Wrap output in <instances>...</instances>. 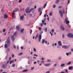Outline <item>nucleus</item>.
<instances>
[{"label":"nucleus","instance_id":"bb28decb","mask_svg":"<svg viewBox=\"0 0 73 73\" xmlns=\"http://www.w3.org/2000/svg\"><path fill=\"white\" fill-rule=\"evenodd\" d=\"M45 42V40L44 39H42V44H44Z\"/></svg>","mask_w":73,"mask_h":73},{"label":"nucleus","instance_id":"72a5a7b5","mask_svg":"<svg viewBox=\"0 0 73 73\" xmlns=\"http://www.w3.org/2000/svg\"><path fill=\"white\" fill-rule=\"evenodd\" d=\"M33 51L36 52V49L35 48H34Z\"/></svg>","mask_w":73,"mask_h":73},{"label":"nucleus","instance_id":"e2e57ef3","mask_svg":"<svg viewBox=\"0 0 73 73\" xmlns=\"http://www.w3.org/2000/svg\"><path fill=\"white\" fill-rule=\"evenodd\" d=\"M71 52H73V48H71Z\"/></svg>","mask_w":73,"mask_h":73},{"label":"nucleus","instance_id":"c9c22d12","mask_svg":"<svg viewBox=\"0 0 73 73\" xmlns=\"http://www.w3.org/2000/svg\"><path fill=\"white\" fill-rule=\"evenodd\" d=\"M59 2V0H57L55 1V3H58Z\"/></svg>","mask_w":73,"mask_h":73},{"label":"nucleus","instance_id":"49530a36","mask_svg":"<svg viewBox=\"0 0 73 73\" xmlns=\"http://www.w3.org/2000/svg\"><path fill=\"white\" fill-rule=\"evenodd\" d=\"M15 64H13L12 67H13V68H14V67H15Z\"/></svg>","mask_w":73,"mask_h":73},{"label":"nucleus","instance_id":"a19ab883","mask_svg":"<svg viewBox=\"0 0 73 73\" xmlns=\"http://www.w3.org/2000/svg\"><path fill=\"white\" fill-rule=\"evenodd\" d=\"M32 30L31 29L30 31V34H32Z\"/></svg>","mask_w":73,"mask_h":73},{"label":"nucleus","instance_id":"09e8293b","mask_svg":"<svg viewBox=\"0 0 73 73\" xmlns=\"http://www.w3.org/2000/svg\"><path fill=\"white\" fill-rule=\"evenodd\" d=\"M5 31H6V29H3V32L4 33V32Z\"/></svg>","mask_w":73,"mask_h":73},{"label":"nucleus","instance_id":"603ef678","mask_svg":"<svg viewBox=\"0 0 73 73\" xmlns=\"http://www.w3.org/2000/svg\"><path fill=\"white\" fill-rule=\"evenodd\" d=\"M66 55H67V56H68V55H69V52H68V53H66Z\"/></svg>","mask_w":73,"mask_h":73},{"label":"nucleus","instance_id":"864d4df0","mask_svg":"<svg viewBox=\"0 0 73 73\" xmlns=\"http://www.w3.org/2000/svg\"><path fill=\"white\" fill-rule=\"evenodd\" d=\"M45 60V58L42 57V60Z\"/></svg>","mask_w":73,"mask_h":73},{"label":"nucleus","instance_id":"13d9d810","mask_svg":"<svg viewBox=\"0 0 73 73\" xmlns=\"http://www.w3.org/2000/svg\"><path fill=\"white\" fill-rule=\"evenodd\" d=\"M40 26L41 27H42V23H40Z\"/></svg>","mask_w":73,"mask_h":73},{"label":"nucleus","instance_id":"680f3d73","mask_svg":"<svg viewBox=\"0 0 73 73\" xmlns=\"http://www.w3.org/2000/svg\"><path fill=\"white\" fill-rule=\"evenodd\" d=\"M46 73H50V72L49 71H47Z\"/></svg>","mask_w":73,"mask_h":73},{"label":"nucleus","instance_id":"a211bd4d","mask_svg":"<svg viewBox=\"0 0 73 73\" xmlns=\"http://www.w3.org/2000/svg\"><path fill=\"white\" fill-rule=\"evenodd\" d=\"M65 65V64H61L60 66L62 67L63 66H64Z\"/></svg>","mask_w":73,"mask_h":73},{"label":"nucleus","instance_id":"4d7b16f0","mask_svg":"<svg viewBox=\"0 0 73 73\" xmlns=\"http://www.w3.org/2000/svg\"><path fill=\"white\" fill-rule=\"evenodd\" d=\"M12 59V58H11V57H10L9 58V61H10L11 59Z\"/></svg>","mask_w":73,"mask_h":73},{"label":"nucleus","instance_id":"0e129e2a","mask_svg":"<svg viewBox=\"0 0 73 73\" xmlns=\"http://www.w3.org/2000/svg\"><path fill=\"white\" fill-rule=\"evenodd\" d=\"M35 67H31V70H33V69H34Z\"/></svg>","mask_w":73,"mask_h":73},{"label":"nucleus","instance_id":"ddd939ff","mask_svg":"<svg viewBox=\"0 0 73 73\" xmlns=\"http://www.w3.org/2000/svg\"><path fill=\"white\" fill-rule=\"evenodd\" d=\"M58 44L60 46H61V45H62V44H61V42L60 41H59L58 42Z\"/></svg>","mask_w":73,"mask_h":73},{"label":"nucleus","instance_id":"2f4dec72","mask_svg":"<svg viewBox=\"0 0 73 73\" xmlns=\"http://www.w3.org/2000/svg\"><path fill=\"white\" fill-rule=\"evenodd\" d=\"M44 31L46 32H47V28H45L44 29Z\"/></svg>","mask_w":73,"mask_h":73},{"label":"nucleus","instance_id":"e433bc0d","mask_svg":"<svg viewBox=\"0 0 73 73\" xmlns=\"http://www.w3.org/2000/svg\"><path fill=\"white\" fill-rule=\"evenodd\" d=\"M56 7V6L55 5H54L53 6V8H55Z\"/></svg>","mask_w":73,"mask_h":73},{"label":"nucleus","instance_id":"2eb2a0df","mask_svg":"<svg viewBox=\"0 0 73 73\" xmlns=\"http://www.w3.org/2000/svg\"><path fill=\"white\" fill-rule=\"evenodd\" d=\"M24 29H22L21 30V33H24Z\"/></svg>","mask_w":73,"mask_h":73},{"label":"nucleus","instance_id":"b1692460","mask_svg":"<svg viewBox=\"0 0 73 73\" xmlns=\"http://www.w3.org/2000/svg\"><path fill=\"white\" fill-rule=\"evenodd\" d=\"M71 63H72V62H70L67 63V65H70L71 64Z\"/></svg>","mask_w":73,"mask_h":73},{"label":"nucleus","instance_id":"c03bdc74","mask_svg":"<svg viewBox=\"0 0 73 73\" xmlns=\"http://www.w3.org/2000/svg\"><path fill=\"white\" fill-rule=\"evenodd\" d=\"M39 31H41V27H39L38 28Z\"/></svg>","mask_w":73,"mask_h":73},{"label":"nucleus","instance_id":"412c9836","mask_svg":"<svg viewBox=\"0 0 73 73\" xmlns=\"http://www.w3.org/2000/svg\"><path fill=\"white\" fill-rule=\"evenodd\" d=\"M41 8L40 7L38 10V12H40V11H41Z\"/></svg>","mask_w":73,"mask_h":73},{"label":"nucleus","instance_id":"69168bd1","mask_svg":"<svg viewBox=\"0 0 73 73\" xmlns=\"http://www.w3.org/2000/svg\"><path fill=\"white\" fill-rule=\"evenodd\" d=\"M9 60H8L7 62V64H9Z\"/></svg>","mask_w":73,"mask_h":73},{"label":"nucleus","instance_id":"473e14b6","mask_svg":"<svg viewBox=\"0 0 73 73\" xmlns=\"http://www.w3.org/2000/svg\"><path fill=\"white\" fill-rule=\"evenodd\" d=\"M33 56H36V57H37V56H38V55H37L35 54H34Z\"/></svg>","mask_w":73,"mask_h":73},{"label":"nucleus","instance_id":"f257e3e1","mask_svg":"<svg viewBox=\"0 0 73 73\" xmlns=\"http://www.w3.org/2000/svg\"><path fill=\"white\" fill-rule=\"evenodd\" d=\"M34 9L31 8L30 9V7H28L25 9V11H26V13H30V12H31V11H32V10ZM29 9L30 10H29Z\"/></svg>","mask_w":73,"mask_h":73},{"label":"nucleus","instance_id":"7c9ffc66","mask_svg":"<svg viewBox=\"0 0 73 73\" xmlns=\"http://www.w3.org/2000/svg\"><path fill=\"white\" fill-rule=\"evenodd\" d=\"M44 22H45V21L44 20V19H42V24H44Z\"/></svg>","mask_w":73,"mask_h":73},{"label":"nucleus","instance_id":"8fccbe9b","mask_svg":"<svg viewBox=\"0 0 73 73\" xmlns=\"http://www.w3.org/2000/svg\"><path fill=\"white\" fill-rule=\"evenodd\" d=\"M37 8V6H35L34 7V8H33V9H36Z\"/></svg>","mask_w":73,"mask_h":73},{"label":"nucleus","instance_id":"9d476101","mask_svg":"<svg viewBox=\"0 0 73 73\" xmlns=\"http://www.w3.org/2000/svg\"><path fill=\"white\" fill-rule=\"evenodd\" d=\"M8 17V16L6 14H5L4 15V18L5 19H7Z\"/></svg>","mask_w":73,"mask_h":73},{"label":"nucleus","instance_id":"774afa93","mask_svg":"<svg viewBox=\"0 0 73 73\" xmlns=\"http://www.w3.org/2000/svg\"><path fill=\"white\" fill-rule=\"evenodd\" d=\"M46 16V14H45L44 15V17H45Z\"/></svg>","mask_w":73,"mask_h":73},{"label":"nucleus","instance_id":"423d86ee","mask_svg":"<svg viewBox=\"0 0 73 73\" xmlns=\"http://www.w3.org/2000/svg\"><path fill=\"white\" fill-rule=\"evenodd\" d=\"M59 13L60 14L61 17H62L63 16V14H62V11H61V10H60L59 11Z\"/></svg>","mask_w":73,"mask_h":73},{"label":"nucleus","instance_id":"6e6552de","mask_svg":"<svg viewBox=\"0 0 73 73\" xmlns=\"http://www.w3.org/2000/svg\"><path fill=\"white\" fill-rule=\"evenodd\" d=\"M60 29H61V30H62V31H65V28H64V27H63V26H62V25H61L60 27Z\"/></svg>","mask_w":73,"mask_h":73},{"label":"nucleus","instance_id":"f8f14e48","mask_svg":"<svg viewBox=\"0 0 73 73\" xmlns=\"http://www.w3.org/2000/svg\"><path fill=\"white\" fill-rule=\"evenodd\" d=\"M17 34H18V33H17V31H16L14 33V36H17Z\"/></svg>","mask_w":73,"mask_h":73},{"label":"nucleus","instance_id":"f3484780","mask_svg":"<svg viewBox=\"0 0 73 73\" xmlns=\"http://www.w3.org/2000/svg\"><path fill=\"white\" fill-rule=\"evenodd\" d=\"M4 47L5 48H8V45L7 44H5V45H4Z\"/></svg>","mask_w":73,"mask_h":73},{"label":"nucleus","instance_id":"052dcab7","mask_svg":"<svg viewBox=\"0 0 73 73\" xmlns=\"http://www.w3.org/2000/svg\"><path fill=\"white\" fill-rule=\"evenodd\" d=\"M13 47L15 49L16 48V46H15V45H14Z\"/></svg>","mask_w":73,"mask_h":73},{"label":"nucleus","instance_id":"f03ea898","mask_svg":"<svg viewBox=\"0 0 73 73\" xmlns=\"http://www.w3.org/2000/svg\"><path fill=\"white\" fill-rule=\"evenodd\" d=\"M19 10V9H16L15 10H14L12 13V18H13L14 17H15V14H14L15 13V12H16L18 10Z\"/></svg>","mask_w":73,"mask_h":73},{"label":"nucleus","instance_id":"1a4fd4ad","mask_svg":"<svg viewBox=\"0 0 73 73\" xmlns=\"http://www.w3.org/2000/svg\"><path fill=\"white\" fill-rule=\"evenodd\" d=\"M11 40L13 41H14L15 40V38H14V36L13 35H12L11 36Z\"/></svg>","mask_w":73,"mask_h":73},{"label":"nucleus","instance_id":"6ab92c4d","mask_svg":"<svg viewBox=\"0 0 73 73\" xmlns=\"http://www.w3.org/2000/svg\"><path fill=\"white\" fill-rule=\"evenodd\" d=\"M50 65V64L49 63V64H46L45 65L46 66H49V65Z\"/></svg>","mask_w":73,"mask_h":73},{"label":"nucleus","instance_id":"4468645a","mask_svg":"<svg viewBox=\"0 0 73 73\" xmlns=\"http://www.w3.org/2000/svg\"><path fill=\"white\" fill-rule=\"evenodd\" d=\"M24 15H23V16H21L20 17V19L21 20H23L24 19Z\"/></svg>","mask_w":73,"mask_h":73},{"label":"nucleus","instance_id":"bf43d9fd","mask_svg":"<svg viewBox=\"0 0 73 73\" xmlns=\"http://www.w3.org/2000/svg\"><path fill=\"white\" fill-rule=\"evenodd\" d=\"M52 32H53V33H54V29H52Z\"/></svg>","mask_w":73,"mask_h":73},{"label":"nucleus","instance_id":"0eeeda50","mask_svg":"<svg viewBox=\"0 0 73 73\" xmlns=\"http://www.w3.org/2000/svg\"><path fill=\"white\" fill-rule=\"evenodd\" d=\"M69 46H62V48L63 49H68L69 48Z\"/></svg>","mask_w":73,"mask_h":73},{"label":"nucleus","instance_id":"a878e982","mask_svg":"<svg viewBox=\"0 0 73 73\" xmlns=\"http://www.w3.org/2000/svg\"><path fill=\"white\" fill-rule=\"evenodd\" d=\"M27 71H28V70L27 69H25V70H24L23 71V72H27Z\"/></svg>","mask_w":73,"mask_h":73},{"label":"nucleus","instance_id":"f704fd0d","mask_svg":"<svg viewBox=\"0 0 73 73\" xmlns=\"http://www.w3.org/2000/svg\"><path fill=\"white\" fill-rule=\"evenodd\" d=\"M68 20V18H66L65 19V21H67Z\"/></svg>","mask_w":73,"mask_h":73},{"label":"nucleus","instance_id":"39448f33","mask_svg":"<svg viewBox=\"0 0 73 73\" xmlns=\"http://www.w3.org/2000/svg\"><path fill=\"white\" fill-rule=\"evenodd\" d=\"M67 36L69 38H73V35H72L71 33H69L68 34V35H67Z\"/></svg>","mask_w":73,"mask_h":73},{"label":"nucleus","instance_id":"5fc2aeb1","mask_svg":"<svg viewBox=\"0 0 73 73\" xmlns=\"http://www.w3.org/2000/svg\"><path fill=\"white\" fill-rule=\"evenodd\" d=\"M29 17H31V16H32V15L31 14H29Z\"/></svg>","mask_w":73,"mask_h":73},{"label":"nucleus","instance_id":"aec40b11","mask_svg":"<svg viewBox=\"0 0 73 73\" xmlns=\"http://www.w3.org/2000/svg\"><path fill=\"white\" fill-rule=\"evenodd\" d=\"M1 11L2 12H4V8H3L1 9Z\"/></svg>","mask_w":73,"mask_h":73},{"label":"nucleus","instance_id":"9b49d317","mask_svg":"<svg viewBox=\"0 0 73 73\" xmlns=\"http://www.w3.org/2000/svg\"><path fill=\"white\" fill-rule=\"evenodd\" d=\"M7 66V64H5L2 65V68H5V67Z\"/></svg>","mask_w":73,"mask_h":73},{"label":"nucleus","instance_id":"37998d69","mask_svg":"<svg viewBox=\"0 0 73 73\" xmlns=\"http://www.w3.org/2000/svg\"><path fill=\"white\" fill-rule=\"evenodd\" d=\"M16 29H17L18 28H19V26H17L16 27Z\"/></svg>","mask_w":73,"mask_h":73},{"label":"nucleus","instance_id":"4c0bfd02","mask_svg":"<svg viewBox=\"0 0 73 73\" xmlns=\"http://www.w3.org/2000/svg\"><path fill=\"white\" fill-rule=\"evenodd\" d=\"M68 54L69 55H71L72 54V52H68Z\"/></svg>","mask_w":73,"mask_h":73},{"label":"nucleus","instance_id":"a18cd8bd","mask_svg":"<svg viewBox=\"0 0 73 73\" xmlns=\"http://www.w3.org/2000/svg\"><path fill=\"white\" fill-rule=\"evenodd\" d=\"M57 66V64H55L54 65V67H56Z\"/></svg>","mask_w":73,"mask_h":73},{"label":"nucleus","instance_id":"c85d7f7f","mask_svg":"<svg viewBox=\"0 0 73 73\" xmlns=\"http://www.w3.org/2000/svg\"><path fill=\"white\" fill-rule=\"evenodd\" d=\"M14 61V60H12L10 61V64H12V62H13Z\"/></svg>","mask_w":73,"mask_h":73},{"label":"nucleus","instance_id":"ea45409f","mask_svg":"<svg viewBox=\"0 0 73 73\" xmlns=\"http://www.w3.org/2000/svg\"><path fill=\"white\" fill-rule=\"evenodd\" d=\"M64 37H65V35H64V34H62V38H64Z\"/></svg>","mask_w":73,"mask_h":73},{"label":"nucleus","instance_id":"3c124183","mask_svg":"<svg viewBox=\"0 0 73 73\" xmlns=\"http://www.w3.org/2000/svg\"><path fill=\"white\" fill-rule=\"evenodd\" d=\"M65 72H66V73H68V70L67 69L66 70Z\"/></svg>","mask_w":73,"mask_h":73},{"label":"nucleus","instance_id":"6e6d98bb","mask_svg":"<svg viewBox=\"0 0 73 73\" xmlns=\"http://www.w3.org/2000/svg\"><path fill=\"white\" fill-rule=\"evenodd\" d=\"M21 1H22V0H19V3H21Z\"/></svg>","mask_w":73,"mask_h":73},{"label":"nucleus","instance_id":"393cba45","mask_svg":"<svg viewBox=\"0 0 73 73\" xmlns=\"http://www.w3.org/2000/svg\"><path fill=\"white\" fill-rule=\"evenodd\" d=\"M23 54V52H21L18 54V56H21Z\"/></svg>","mask_w":73,"mask_h":73},{"label":"nucleus","instance_id":"20e7f679","mask_svg":"<svg viewBox=\"0 0 73 73\" xmlns=\"http://www.w3.org/2000/svg\"><path fill=\"white\" fill-rule=\"evenodd\" d=\"M39 36V42H40V41H41V35H39L38 34L36 36V37L37 38Z\"/></svg>","mask_w":73,"mask_h":73},{"label":"nucleus","instance_id":"5701e85b","mask_svg":"<svg viewBox=\"0 0 73 73\" xmlns=\"http://www.w3.org/2000/svg\"><path fill=\"white\" fill-rule=\"evenodd\" d=\"M47 62H51V60L48 59Z\"/></svg>","mask_w":73,"mask_h":73},{"label":"nucleus","instance_id":"58836bf2","mask_svg":"<svg viewBox=\"0 0 73 73\" xmlns=\"http://www.w3.org/2000/svg\"><path fill=\"white\" fill-rule=\"evenodd\" d=\"M69 21H66V23L67 24H69Z\"/></svg>","mask_w":73,"mask_h":73},{"label":"nucleus","instance_id":"338daca9","mask_svg":"<svg viewBox=\"0 0 73 73\" xmlns=\"http://www.w3.org/2000/svg\"><path fill=\"white\" fill-rule=\"evenodd\" d=\"M42 14V11H41L40 13V15H41Z\"/></svg>","mask_w":73,"mask_h":73},{"label":"nucleus","instance_id":"dca6fc26","mask_svg":"<svg viewBox=\"0 0 73 73\" xmlns=\"http://www.w3.org/2000/svg\"><path fill=\"white\" fill-rule=\"evenodd\" d=\"M68 69L69 70H71V69H73V66H70L69 67Z\"/></svg>","mask_w":73,"mask_h":73},{"label":"nucleus","instance_id":"4be33fe9","mask_svg":"<svg viewBox=\"0 0 73 73\" xmlns=\"http://www.w3.org/2000/svg\"><path fill=\"white\" fill-rule=\"evenodd\" d=\"M49 15L50 16H52V11H51L49 13Z\"/></svg>","mask_w":73,"mask_h":73},{"label":"nucleus","instance_id":"7ed1b4c3","mask_svg":"<svg viewBox=\"0 0 73 73\" xmlns=\"http://www.w3.org/2000/svg\"><path fill=\"white\" fill-rule=\"evenodd\" d=\"M7 44L9 46L11 44V40L9 39V37L7 40Z\"/></svg>","mask_w":73,"mask_h":73},{"label":"nucleus","instance_id":"cd10ccee","mask_svg":"<svg viewBox=\"0 0 73 73\" xmlns=\"http://www.w3.org/2000/svg\"><path fill=\"white\" fill-rule=\"evenodd\" d=\"M61 59H62V57L61 56H59L58 58V59L59 60H61Z\"/></svg>","mask_w":73,"mask_h":73},{"label":"nucleus","instance_id":"c756f323","mask_svg":"<svg viewBox=\"0 0 73 73\" xmlns=\"http://www.w3.org/2000/svg\"><path fill=\"white\" fill-rule=\"evenodd\" d=\"M46 6V3H45L44 6L43 8L44 9L45 8Z\"/></svg>","mask_w":73,"mask_h":73},{"label":"nucleus","instance_id":"de8ad7c7","mask_svg":"<svg viewBox=\"0 0 73 73\" xmlns=\"http://www.w3.org/2000/svg\"><path fill=\"white\" fill-rule=\"evenodd\" d=\"M62 12H63V14H65V10H63L62 11Z\"/></svg>","mask_w":73,"mask_h":73},{"label":"nucleus","instance_id":"79ce46f5","mask_svg":"<svg viewBox=\"0 0 73 73\" xmlns=\"http://www.w3.org/2000/svg\"><path fill=\"white\" fill-rule=\"evenodd\" d=\"M7 51H8V52H9V51L10 50V49H9V48H7Z\"/></svg>","mask_w":73,"mask_h":73}]
</instances>
